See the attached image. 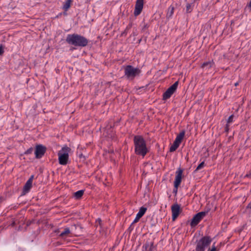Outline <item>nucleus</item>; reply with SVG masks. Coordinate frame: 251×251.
<instances>
[{
	"label": "nucleus",
	"instance_id": "obj_1",
	"mask_svg": "<svg viewBox=\"0 0 251 251\" xmlns=\"http://www.w3.org/2000/svg\"><path fill=\"white\" fill-rule=\"evenodd\" d=\"M66 41L69 45L80 47H86L88 43V40L86 38L75 33L68 34Z\"/></svg>",
	"mask_w": 251,
	"mask_h": 251
},
{
	"label": "nucleus",
	"instance_id": "obj_2",
	"mask_svg": "<svg viewBox=\"0 0 251 251\" xmlns=\"http://www.w3.org/2000/svg\"><path fill=\"white\" fill-rule=\"evenodd\" d=\"M133 142L135 147V153L137 155L145 156L149 151L143 137L140 135H135L134 137Z\"/></svg>",
	"mask_w": 251,
	"mask_h": 251
},
{
	"label": "nucleus",
	"instance_id": "obj_3",
	"mask_svg": "<svg viewBox=\"0 0 251 251\" xmlns=\"http://www.w3.org/2000/svg\"><path fill=\"white\" fill-rule=\"evenodd\" d=\"M212 241V238L208 236H203L199 240H197L195 251H205L206 248L209 246Z\"/></svg>",
	"mask_w": 251,
	"mask_h": 251
},
{
	"label": "nucleus",
	"instance_id": "obj_4",
	"mask_svg": "<svg viewBox=\"0 0 251 251\" xmlns=\"http://www.w3.org/2000/svg\"><path fill=\"white\" fill-rule=\"evenodd\" d=\"M71 149L67 146H64L58 152L59 163L62 165L67 164L69 159V153Z\"/></svg>",
	"mask_w": 251,
	"mask_h": 251
},
{
	"label": "nucleus",
	"instance_id": "obj_5",
	"mask_svg": "<svg viewBox=\"0 0 251 251\" xmlns=\"http://www.w3.org/2000/svg\"><path fill=\"white\" fill-rule=\"evenodd\" d=\"M141 73V70L138 68H134L131 65H127L125 68V76L128 79L133 80Z\"/></svg>",
	"mask_w": 251,
	"mask_h": 251
},
{
	"label": "nucleus",
	"instance_id": "obj_6",
	"mask_svg": "<svg viewBox=\"0 0 251 251\" xmlns=\"http://www.w3.org/2000/svg\"><path fill=\"white\" fill-rule=\"evenodd\" d=\"M208 212L207 211H201L194 216L191 220L190 226L192 227L196 226L200 221L206 216V214Z\"/></svg>",
	"mask_w": 251,
	"mask_h": 251
},
{
	"label": "nucleus",
	"instance_id": "obj_7",
	"mask_svg": "<svg viewBox=\"0 0 251 251\" xmlns=\"http://www.w3.org/2000/svg\"><path fill=\"white\" fill-rule=\"evenodd\" d=\"M178 85V81H176L169 87L163 94V100H165L169 99L176 90Z\"/></svg>",
	"mask_w": 251,
	"mask_h": 251
},
{
	"label": "nucleus",
	"instance_id": "obj_8",
	"mask_svg": "<svg viewBox=\"0 0 251 251\" xmlns=\"http://www.w3.org/2000/svg\"><path fill=\"white\" fill-rule=\"evenodd\" d=\"M46 150L47 148L45 146L41 144L36 145L35 149L36 158L39 159L42 157L46 152Z\"/></svg>",
	"mask_w": 251,
	"mask_h": 251
},
{
	"label": "nucleus",
	"instance_id": "obj_9",
	"mask_svg": "<svg viewBox=\"0 0 251 251\" xmlns=\"http://www.w3.org/2000/svg\"><path fill=\"white\" fill-rule=\"evenodd\" d=\"M183 170L180 168L177 169L176 172L175 179L174 182V187L179 186L181 182Z\"/></svg>",
	"mask_w": 251,
	"mask_h": 251
},
{
	"label": "nucleus",
	"instance_id": "obj_10",
	"mask_svg": "<svg viewBox=\"0 0 251 251\" xmlns=\"http://www.w3.org/2000/svg\"><path fill=\"white\" fill-rule=\"evenodd\" d=\"M144 5V0H136L134 11V15L135 16L140 15L142 11Z\"/></svg>",
	"mask_w": 251,
	"mask_h": 251
},
{
	"label": "nucleus",
	"instance_id": "obj_11",
	"mask_svg": "<svg viewBox=\"0 0 251 251\" xmlns=\"http://www.w3.org/2000/svg\"><path fill=\"white\" fill-rule=\"evenodd\" d=\"M172 213V220L175 221L178 216L180 212V206L177 203H175L171 207Z\"/></svg>",
	"mask_w": 251,
	"mask_h": 251
},
{
	"label": "nucleus",
	"instance_id": "obj_12",
	"mask_svg": "<svg viewBox=\"0 0 251 251\" xmlns=\"http://www.w3.org/2000/svg\"><path fill=\"white\" fill-rule=\"evenodd\" d=\"M147 209V208L144 206H142L140 208L139 212L136 214V216L133 221V223H136L138 222L139 219L145 214Z\"/></svg>",
	"mask_w": 251,
	"mask_h": 251
},
{
	"label": "nucleus",
	"instance_id": "obj_13",
	"mask_svg": "<svg viewBox=\"0 0 251 251\" xmlns=\"http://www.w3.org/2000/svg\"><path fill=\"white\" fill-rule=\"evenodd\" d=\"M155 249V247L153 245V242H147L143 246L142 251H153Z\"/></svg>",
	"mask_w": 251,
	"mask_h": 251
},
{
	"label": "nucleus",
	"instance_id": "obj_14",
	"mask_svg": "<svg viewBox=\"0 0 251 251\" xmlns=\"http://www.w3.org/2000/svg\"><path fill=\"white\" fill-rule=\"evenodd\" d=\"M32 186V183L30 182L29 181H27L23 187L22 195H25L28 193L30 191Z\"/></svg>",
	"mask_w": 251,
	"mask_h": 251
},
{
	"label": "nucleus",
	"instance_id": "obj_15",
	"mask_svg": "<svg viewBox=\"0 0 251 251\" xmlns=\"http://www.w3.org/2000/svg\"><path fill=\"white\" fill-rule=\"evenodd\" d=\"M214 63L213 61H209L207 62H204L201 65V68L205 70L209 71L212 68L214 67Z\"/></svg>",
	"mask_w": 251,
	"mask_h": 251
},
{
	"label": "nucleus",
	"instance_id": "obj_16",
	"mask_svg": "<svg viewBox=\"0 0 251 251\" xmlns=\"http://www.w3.org/2000/svg\"><path fill=\"white\" fill-rule=\"evenodd\" d=\"M185 131L182 130L177 136L175 141L178 144H180L183 138L184 137Z\"/></svg>",
	"mask_w": 251,
	"mask_h": 251
},
{
	"label": "nucleus",
	"instance_id": "obj_17",
	"mask_svg": "<svg viewBox=\"0 0 251 251\" xmlns=\"http://www.w3.org/2000/svg\"><path fill=\"white\" fill-rule=\"evenodd\" d=\"M73 1V0H66L65 2L64 3V4L62 7L63 9L65 11H67L70 8L71 4Z\"/></svg>",
	"mask_w": 251,
	"mask_h": 251
},
{
	"label": "nucleus",
	"instance_id": "obj_18",
	"mask_svg": "<svg viewBox=\"0 0 251 251\" xmlns=\"http://www.w3.org/2000/svg\"><path fill=\"white\" fill-rule=\"evenodd\" d=\"M84 193V190H80L76 191V192L74 193V196L75 199L78 200L80 199L82 196L83 195Z\"/></svg>",
	"mask_w": 251,
	"mask_h": 251
},
{
	"label": "nucleus",
	"instance_id": "obj_19",
	"mask_svg": "<svg viewBox=\"0 0 251 251\" xmlns=\"http://www.w3.org/2000/svg\"><path fill=\"white\" fill-rule=\"evenodd\" d=\"M82 227L80 225H74L72 226V230H75V231L76 233H80L82 230Z\"/></svg>",
	"mask_w": 251,
	"mask_h": 251
},
{
	"label": "nucleus",
	"instance_id": "obj_20",
	"mask_svg": "<svg viewBox=\"0 0 251 251\" xmlns=\"http://www.w3.org/2000/svg\"><path fill=\"white\" fill-rule=\"evenodd\" d=\"M174 12V7L171 5L168 9V12L167 14V17L168 18H170L172 15H173Z\"/></svg>",
	"mask_w": 251,
	"mask_h": 251
},
{
	"label": "nucleus",
	"instance_id": "obj_21",
	"mask_svg": "<svg viewBox=\"0 0 251 251\" xmlns=\"http://www.w3.org/2000/svg\"><path fill=\"white\" fill-rule=\"evenodd\" d=\"M179 144L178 143L176 142L175 141L174 142L173 145L171 146V147L170 148V152H174L179 147Z\"/></svg>",
	"mask_w": 251,
	"mask_h": 251
},
{
	"label": "nucleus",
	"instance_id": "obj_22",
	"mask_svg": "<svg viewBox=\"0 0 251 251\" xmlns=\"http://www.w3.org/2000/svg\"><path fill=\"white\" fill-rule=\"evenodd\" d=\"M70 233V229L69 228H65L64 231H63L60 234L59 236L63 237L64 236H65L66 235H67Z\"/></svg>",
	"mask_w": 251,
	"mask_h": 251
},
{
	"label": "nucleus",
	"instance_id": "obj_23",
	"mask_svg": "<svg viewBox=\"0 0 251 251\" xmlns=\"http://www.w3.org/2000/svg\"><path fill=\"white\" fill-rule=\"evenodd\" d=\"M205 165V163H204V161H202V162H201L198 166V167H197V168L196 169V170H195V172H198L199 170L202 169L204 166Z\"/></svg>",
	"mask_w": 251,
	"mask_h": 251
},
{
	"label": "nucleus",
	"instance_id": "obj_24",
	"mask_svg": "<svg viewBox=\"0 0 251 251\" xmlns=\"http://www.w3.org/2000/svg\"><path fill=\"white\" fill-rule=\"evenodd\" d=\"M191 6H192V4H190V3H187L186 4V11L187 13H190L192 11V8L191 7Z\"/></svg>",
	"mask_w": 251,
	"mask_h": 251
},
{
	"label": "nucleus",
	"instance_id": "obj_25",
	"mask_svg": "<svg viewBox=\"0 0 251 251\" xmlns=\"http://www.w3.org/2000/svg\"><path fill=\"white\" fill-rule=\"evenodd\" d=\"M33 151V149L32 147H31L25 151V154H30Z\"/></svg>",
	"mask_w": 251,
	"mask_h": 251
},
{
	"label": "nucleus",
	"instance_id": "obj_26",
	"mask_svg": "<svg viewBox=\"0 0 251 251\" xmlns=\"http://www.w3.org/2000/svg\"><path fill=\"white\" fill-rule=\"evenodd\" d=\"M216 247H215L214 243L212 246V248L211 249L209 248L207 251H216Z\"/></svg>",
	"mask_w": 251,
	"mask_h": 251
},
{
	"label": "nucleus",
	"instance_id": "obj_27",
	"mask_svg": "<svg viewBox=\"0 0 251 251\" xmlns=\"http://www.w3.org/2000/svg\"><path fill=\"white\" fill-rule=\"evenodd\" d=\"M135 223H133V222L131 223V224L130 225V226H129V227H128V230L130 232L134 228V226H133V225Z\"/></svg>",
	"mask_w": 251,
	"mask_h": 251
},
{
	"label": "nucleus",
	"instance_id": "obj_28",
	"mask_svg": "<svg viewBox=\"0 0 251 251\" xmlns=\"http://www.w3.org/2000/svg\"><path fill=\"white\" fill-rule=\"evenodd\" d=\"M246 209L249 213H251V202L248 204L246 207Z\"/></svg>",
	"mask_w": 251,
	"mask_h": 251
},
{
	"label": "nucleus",
	"instance_id": "obj_29",
	"mask_svg": "<svg viewBox=\"0 0 251 251\" xmlns=\"http://www.w3.org/2000/svg\"><path fill=\"white\" fill-rule=\"evenodd\" d=\"M233 115H230V116L228 117V119H227V123H230L232 122V120H233Z\"/></svg>",
	"mask_w": 251,
	"mask_h": 251
},
{
	"label": "nucleus",
	"instance_id": "obj_30",
	"mask_svg": "<svg viewBox=\"0 0 251 251\" xmlns=\"http://www.w3.org/2000/svg\"><path fill=\"white\" fill-rule=\"evenodd\" d=\"M96 223L97 224H99V225L101 226V222H102V221L100 219V218H98L96 220Z\"/></svg>",
	"mask_w": 251,
	"mask_h": 251
},
{
	"label": "nucleus",
	"instance_id": "obj_31",
	"mask_svg": "<svg viewBox=\"0 0 251 251\" xmlns=\"http://www.w3.org/2000/svg\"><path fill=\"white\" fill-rule=\"evenodd\" d=\"M179 186H177L176 187H174V189H173V193H174L175 194V195H176L177 194V189H178V188Z\"/></svg>",
	"mask_w": 251,
	"mask_h": 251
},
{
	"label": "nucleus",
	"instance_id": "obj_32",
	"mask_svg": "<svg viewBox=\"0 0 251 251\" xmlns=\"http://www.w3.org/2000/svg\"><path fill=\"white\" fill-rule=\"evenodd\" d=\"M34 177V175H31L27 181H29L30 182L32 183Z\"/></svg>",
	"mask_w": 251,
	"mask_h": 251
},
{
	"label": "nucleus",
	"instance_id": "obj_33",
	"mask_svg": "<svg viewBox=\"0 0 251 251\" xmlns=\"http://www.w3.org/2000/svg\"><path fill=\"white\" fill-rule=\"evenodd\" d=\"M245 177H251V170L246 175Z\"/></svg>",
	"mask_w": 251,
	"mask_h": 251
},
{
	"label": "nucleus",
	"instance_id": "obj_34",
	"mask_svg": "<svg viewBox=\"0 0 251 251\" xmlns=\"http://www.w3.org/2000/svg\"><path fill=\"white\" fill-rule=\"evenodd\" d=\"M4 52V50L2 46H0V55H1Z\"/></svg>",
	"mask_w": 251,
	"mask_h": 251
},
{
	"label": "nucleus",
	"instance_id": "obj_35",
	"mask_svg": "<svg viewBox=\"0 0 251 251\" xmlns=\"http://www.w3.org/2000/svg\"><path fill=\"white\" fill-rule=\"evenodd\" d=\"M79 157L80 158H84V159H85V156L82 154H80Z\"/></svg>",
	"mask_w": 251,
	"mask_h": 251
},
{
	"label": "nucleus",
	"instance_id": "obj_36",
	"mask_svg": "<svg viewBox=\"0 0 251 251\" xmlns=\"http://www.w3.org/2000/svg\"><path fill=\"white\" fill-rule=\"evenodd\" d=\"M225 130H226V132H227L228 130V126H227V125H226V127L225 128Z\"/></svg>",
	"mask_w": 251,
	"mask_h": 251
},
{
	"label": "nucleus",
	"instance_id": "obj_37",
	"mask_svg": "<svg viewBox=\"0 0 251 251\" xmlns=\"http://www.w3.org/2000/svg\"><path fill=\"white\" fill-rule=\"evenodd\" d=\"M248 6L251 8V0L250 3L248 4Z\"/></svg>",
	"mask_w": 251,
	"mask_h": 251
},
{
	"label": "nucleus",
	"instance_id": "obj_38",
	"mask_svg": "<svg viewBox=\"0 0 251 251\" xmlns=\"http://www.w3.org/2000/svg\"><path fill=\"white\" fill-rule=\"evenodd\" d=\"M63 14L64 15H67V11H64V12H63Z\"/></svg>",
	"mask_w": 251,
	"mask_h": 251
},
{
	"label": "nucleus",
	"instance_id": "obj_39",
	"mask_svg": "<svg viewBox=\"0 0 251 251\" xmlns=\"http://www.w3.org/2000/svg\"><path fill=\"white\" fill-rule=\"evenodd\" d=\"M238 85V82H236V83H235V84H234V85H235V86H237Z\"/></svg>",
	"mask_w": 251,
	"mask_h": 251
},
{
	"label": "nucleus",
	"instance_id": "obj_40",
	"mask_svg": "<svg viewBox=\"0 0 251 251\" xmlns=\"http://www.w3.org/2000/svg\"><path fill=\"white\" fill-rule=\"evenodd\" d=\"M21 226H19V228H18V230H20V229H21Z\"/></svg>",
	"mask_w": 251,
	"mask_h": 251
},
{
	"label": "nucleus",
	"instance_id": "obj_41",
	"mask_svg": "<svg viewBox=\"0 0 251 251\" xmlns=\"http://www.w3.org/2000/svg\"><path fill=\"white\" fill-rule=\"evenodd\" d=\"M30 223H28L27 224V226H28L30 225Z\"/></svg>",
	"mask_w": 251,
	"mask_h": 251
},
{
	"label": "nucleus",
	"instance_id": "obj_42",
	"mask_svg": "<svg viewBox=\"0 0 251 251\" xmlns=\"http://www.w3.org/2000/svg\"><path fill=\"white\" fill-rule=\"evenodd\" d=\"M15 224V222H13L12 225H14Z\"/></svg>",
	"mask_w": 251,
	"mask_h": 251
}]
</instances>
